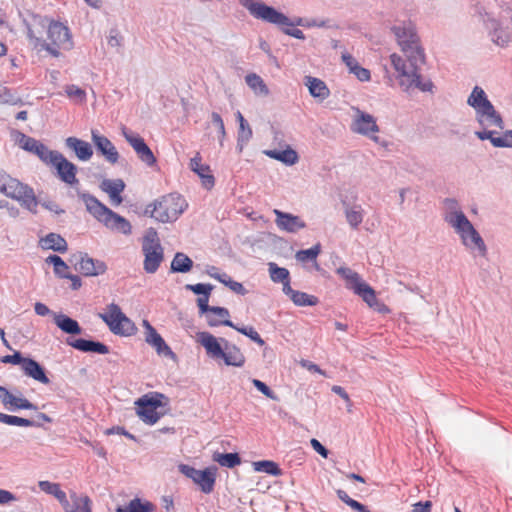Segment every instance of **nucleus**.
I'll return each instance as SVG.
<instances>
[{"instance_id":"1","label":"nucleus","mask_w":512,"mask_h":512,"mask_svg":"<svg viewBox=\"0 0 512 512\" xmlns=\"http://www.w3.org/2000/svg\"><path fill=\"white\" fill-rule=\"evenodd\" d=\"M467 104L474 109L475 120L482 128V130L475 131L478 139L489 140L497 148H512V130H507L501 136H496L497 131L490 129L492 127L503 129L504 121L482 87L475 86L472 89Z\"/></svg>"},{"instance_id":"2","label":"nucleus","mask_w":512,"mask_h":512,"mask_svg":"<svg viewBox=\"0 0 512 512\" xmlns=\"http://www.w3.org/2000/svg\"><path fill=\"white\" fill-rule=\"evenodd\" d=\"M0 192L7 197L16 200L21 207L27 209L33 214H37L38 205H41L43 208L56 215L65 213V210L56 202L52 200L38 199L31 186L20 182L18 179L11 177L4 172H0Z\"/></svg>"},{"instance_id":"3","label":"nucleus","mask_w":512,"mask_h":512,"mask_svg":"<svg viewBox=\"0 0 512 512\" xmlns=\"http://www.w3.org/2000/svg\"><path fill=\"white\" fill-rule=\"evenodd\" d=\"M198 341L204 347L207 355L214 359H222L227 366L242 367L245 356L240 348L225 338H216L209 332L198 333Z\"/></svg>"},{"instance_id":"4","label":"nucleus","mask_w":512,"mask_h":512,"mask_svg":"<svg viewBox=\"0 0 512 512\" xmlns=\"http://www.w3.org/2000/svg\"><path fill=\"white\" fill-rule=\"evenodd\" d=\"M77 196L85 204L86 210L106 228L124 235H130L132 233V226L130 222L123 216L108 208L95 196L82 191H77Z\"/></svg>"},{"instance_id":"5","label":"nucleus","mask_w":512,"mask_h":512,"mask_svg":"<svg viewBox=\"0 0 512 512\" xmlns=\"http://www.w3.org/2000/svg\"><path fill=\"white\" fill-rule=\"evenodd\" d=\"M33 22L34 25L39 26L40 29H47L49 42L44 41L42 48L51 56L59 57L61 49L69 51L73 48L74 43L71 32L63 23L41 15H33Z\"/></svg>"},{"instance_id":"6","label":"nucleus","mask_w":512,"mask_h":512,"mask_svg":"<svg viewBox=\"0 0 512 512\" xmlns=\"http://www.w3.org/2000/svg\"><path fill=\"white\" fill-rule=\"evenodd\" d=\"M391 31L406 55L408 63H413V65L425 63L424 49L420 45V39L414 25L411 23L394 25L391 27Z\"/></svg>"},{"instance_id":"7","label":"nucleus","mask_w":512,"mask_h":512,"mask_svg":"<svg viewBox=\"0 0 512 512\" xmlns=\"http://www.w3.org/2000/svg\"><path fill=\"white\" fill-rule=\"evenodd\" d=\"M391 64L398 73L400 79V86L404 91H408L410 88L415 87L422 92L433 93L435 88L434 83L430 80H423L419 73L420 65H413V63H407L401 56L392 54L390 56Z\"/></svg>"},{"instance_id":"8","label":"nucleus","mask_w":512,"mask_h":512,"mask_svg":"<svg viewBox=\"0 0 512 512\" xmlns=\"http://www.w3.org/2000/svg\"><path fill=\"white\" fill-rule=\"evenodd\" d=\"M187 206L186 200L180 194L171 193L153 203L151 216L162 223L174 222Z\"/></svg>"},{"instance_id":"9","label":"nucleus","mask_w":512,"mask_h":512,"mask_svg":"<svg viewBox=\"0 0 512 512\" xmlns=\"http://www.w3.org/2000/svg\"><path fill=\"white\" fill-rule=\"evenodd\" d=\"M108 325L110 331L115 335L131 336L137 328L135 324L121 311L120 307L111 303L108 305V312L99 315Z\"/></svg>"},{"instance_id":"10","label":"nucleus","mask_w":512,"mask_h":512,"mask_svg":"<svg viewBox=\"0 0 512 512\" xmlns=\"http://www.w3.org/2000/svg\"><path fill=\"white\" fill-rule=\"evenodd\" d=\"M178 468L184 476L197 484L203 493L210 494L213 492L218 471L216 466H210L203 470H198L193 466L180 464Z\"/></svg>"},{"instance_id":"11","label":"nucleus","mask_w":512,"mask_h":512,"mask_svg":"<svg viewBox=\"0 0 512 512\" xmlns=\"http://www.w3.org/2000/svg\"><path fill=\"white\" fill-rule=\"evenodd\" d=\"M240 5L248 10L251 16L268 23H287L288 17L259 0H238Z\"/></svg>"},{"instance_id":"12","label":"nucleus","mask_w":512,"mask_h":512,"mask_svg":"<svg viewBox=\"0 0 512 512\" xmlns=\"http://www.w3.org/2000/svg\"><path fill=\"white\" fill-rule=\"evenodd\" d=\"M16 141L23 150L35 154L45 164H49L50 159H53V157L58 152L50 150L45 144H43L39 140L27 136L22 132H17Z\"/></svg>"},{"instance_id":"13","label":"nucleus","mask_w":512,"mask_h":512,"mask_svg":"<svg viewBox=\"0 0 512 512\" xmlns=\"http://www.w3.org/2000/svg\"><path fill=\"white\" fill-rule=\"evenodd\" d=\"M122 136L132 146L138 158L151 167L156 164L157 160L150 147L146 144L145 140L137 133L129 130L126 127L122 128Z\"/></svg>"},{"instance_id":"14","label":"nucleus","mask_w":512,"mask_h":512,"mask_svg":"<svg viewBox=\"0 0 512 512\" xmlns=\"http://www.w3.org/2000/svg\"><path fill=\"white\" fill-rule=\"evenodd\" d=\"M482 21L488 30L491 41L499 47H507L511 41V36L507 29L503 27L502 22L487 12L483 14Z\"/></svg>"},{"instance_id":"15","label":"nucleus","mask_w":512,"mask_h":512,"mask_svg":"<svg viewBox=\"0 0 512 512\" xmlns=\"http://www.w3.org/2000/svg\"><path fill=\"white\" fill-rule=\"evenodd\" d=\"M49 164L55 167L57 175L62 182L71 186L79 183L76 177L78 171L77 166L67 160L60 152H57L53 159H50Z\"/></svg>"},{"instance_id":"16","label":"nucleus","mask_w":512,"mask_h":512,"mask_svg":"<svg viewBox=\"0 0 512 512\" xmlns=\"http://www.w3.org/2000/svg\"><path fill=\"white\" fill-rule=\"evenodd\" d=\"M79 261L76 262V269L82 273L84 276H98L104 274L107 270V265L105 262L94 259L90 257L88 254H80Z\"/></svg>"},{"instance_id":"17","label":"nucleus","mask_w":512,"mask_h":512,"mask_svg":"<svg viewBox=\"0 0 512 512\" xmlns=\"http://www.w3.org/2000/svg\"><path fill=\"white\" fill-rule=\"evenodd\" d=\"M91 138L96 150L105 157V159L115 164L119 159V153L114 144L104 135H100L96 130L91 131Z\"/></svg>"},{"instance_id":"18","label":"nucleus","mask_w":512,"mask_h":512,"mask_svg":"<svg viewBox=\"0 0 512 512\" xmlns=\"http://www.w3.org/2000/svg\"><path fill=\"white\" fill-rule=\"evenodd\" d=\"M273 213L276 216L275 223L282 231L296 233L306 227V223L297 215L283 212L279 209H274Z\"/></svg>"},{"instance_id":"19","label":"nucleus","mask_w":512,"mask_h":512,"mask_svg":"<svg viewBox=\"0 0 512 512\" xmlns=\"http://www.w3.org/2000/svg\"><path fill=\"white\" fill-rule=\"evenodd\" d=\"M0 400L3 403V405L9 410V411H17L21 409L25 410H34L36 411L38 409L37 405L30 402L27 398L24 397H17L9 390L3 386H0Z\"/></svg>"},{"instance_id":"20","label":"nucleus","mask_w":512,"mask_h":512,"mask_svg":"<svg viewBox=\"0 0 512 512\" xmlns=\"http://www.w3.org/2000/svg\"><path fill=\"white\" fill-rule=\"evenodd\" d=\"M144 255L143 269L148 274H154L158 271L161 263L164 261L163 247H141Z\"/></svg>"},{"instance_id":"21","label":"nucleus","mask_w":512,"mask_h":512,"mask_svg":"<svg viewBox=\"0 0 512 512\" xmlns=\"http://www.w3.org/2000/svg\"><path fill=\"white\" fill-rule=\"evenodd\" d=\"M67 344L71 347H73L76 350H79L81 352L85 353H96V354H108L109 353V347L99 341L95 340H88V339H67Z\"/></svg>"},{"instance_id":"22","label":"nucleus","mask_w":512,"mask_h":512,"mask_svg":"<svg viewBox=\"0 0 512 512\" xmlns=\"http://www.w3.org/2000/svg\"><path fill=\"white\" fill-rule=\"evenodd\" d=\"M358 117L354 119L352 124V131L370 136V133H376L379 131V127L376 123L375 118L368 113L362 112L359 109L357 110Z\"/></svg>"},{"instance_id":"23","label":"nucleus","mask_w":512,"mask_h":512,"mask_svg":"<svg viewBox=\"0 0 512 512\" xmlns=\"http://www.w3.org/2000/svg\"><path fill=\"white\" fill-rule=\"evenodd\" d=\"M65 146L72 150L81 161H88L93 155L92 146L88 142L77 137L71 136L66 138Z\"/></svg>"},{"instance_id":"24","label":"nucleus","mask_w":512,"mask_h":512,"mask_svg":"<svg viewBox=\"0 0 512 512\" xmlns=\"http://www.w3.org/2000/svg\"><path fill=\"white\" fill-rule=\"evenodd\" d=\"M100 188L109 195L112 204L120 205L122 203L123 198L121 193L125 189V183L122 179H104L100 183Z\"/></svg>"},{"instance_id":"25","label":"nucleus","mask_w":512,"mask_h":512,"mask_svg":"<svg viewBox=\"0 0 512 512\" xmlns=\"http://www.w3.org/2000/svg\"><path fill=\"white\" fill-rule=\"evenodd\" d=\"M190 168L202 181V185L210 190L215 185V178L211 174L210 167L201 163L200 157H194L190 160Z\"/></svg>"},{"instance_id":"26","label":"nucleus","mask_w":512,"mask_h":512,"mask_svg":"<svg viewBox=\"0 0 512 512\" xmlns=\"http://www.w3.org/2000/svg\"><path fill=\"white\" fill-rule=\"evenodd\" d=\"M471 229L472 231L470 229L465 228L464 231L458 233L462 240V243L470 249L476 247L479 250L480 254L484 256L487 251L486 245L482 237L480 236V234L477 232L473 225Z\"/></svg>"},{"instance_id":"27","label":"nucleus","mask_w":512,"mask_h":512,"mask_svg":"<svg viewBox=\"0 0 512 512\" xmlns=\"http://www.w3.org/2000/svg\"><path fill=\"white\" fill-rule=\"evenodd\" d=\"M22 370L26 376L31 377L42 384H48L50 382L44 367L32 358L26 359Z\"/></svg>"},{"instance_id":"28","label":"nucleus","mask_w":512,"mask_h":512,"mask_svg":"<svg viewBox=\"0 0 512 512\" xmlns=\"http://www.w3.org/2000/svg\"><path fill=\"white\" fill-rule=\"evenodd\" d=\"M53 319L56 326L66 334L80 335L82 333L79 323L63 313H53Z\"/></svg>"},{"instance_id":"29","label":"nucleus","mask_w":512,"mask_h":512,"mask_svg":"<svg viewBox=\"0 0 512 512\" xmlns=\"http://www.w3.org/2000/svg\"><path fill=\"white\" fill-rule=\"evenodd\" d=\"M346 220L352 229H358L364 219V209L360 204H349L342 202Z\"/></svg>"},{"instance_id":"30","label":"nucleus","mask_w":512,"mask_h":512,"mask_svg":"<svg viewBox=\"0 0 512 512\" xmlns=\"http://www.w3.org/2000/svg\"><path fill=\"white\" fill-rule=\"evenodd\" d=\"M145 341L147 344L152 346L159 356H163L169 359H175L176 354L172 351V349L167 345L162 336L156 331L151 332L150 336H145Z\"/></svg>"},{"instance_id":"31","label":"nucleus","mask_w":512,"mask_h":512,"mask_svg":"<svg viewBox=\"0 0 512 512\" xmlns=\"http://www.w3.org/2000/svg\"><path fill=\"white\" fill-rule=\"evenodd\" d=\"M40 245L43 249L53 250L59 253H65L68 250L67 241L57 233H49L40 239Z\"/></svg>"},{"instance_id":"32","label":"nucleus","mask_w":512,"mask_h":512,"mask_svg":"<svg viewBox=\"0 0 512 512\" xmlns=\"http://www.w3.org/2000/svg\"><path fill=\"white\" fill-rule=\"evenodd\" d=\"M445 221L455 229L456 233H461L465 228L472 231V223L462 211L447 212Z\"/></svg>"},{"instance_id":"33","label":"nucleus","mask_w":512,"mask_h":512,"mask_svg":"<svg viewBox=\"0 0 512 512\" xmlns=\"http://www.w3.org/2000/svg\"><path fill=\"white\" fill-rule=\"evenodd\" d=\"M136 405V413L139 418L148 425L155 424L160 419V414L157 412V409L152 408L150 406H146L144 400L140 398L135 402Z\"/></svg>"},{"instance_id":"34","label":"nucleus","mask_w":512,"mask_h":512,"mask_svg":"<svg viewBox=\"0 0 512 512\" xmlns=\"http://www.w3.org/2000/svg\"><path fill=\"white\" fill-rule=\"evenodd\" d=\"M306 85L309 89L310 95L314 98L325 100L330 95V91L327 85L321 79L312 76H307Z\"/></svg>"},{"instance_id":"35","label":"nucleus","mask_w":512,"mask_h":512,"mask_svg":"<svg viewBox=\"0 0 512 512\" xmlns=\"http://www.w3.org/2000/svg\"><path fill=\"white\" fill-rule=\"evenodd\" d=\"M88 496H79L76 493L70 495V501L64 508L65 512H91Z\"/></svg>"},{"instance_id":"36","label":"nucleus","mask_w":512,"mask_h":512,"mask_svg":"<svg viewBox=\"0 0 512 512\" xmlns=\"http://www.w3.org/2000/svg\"><path fill=\"white\" fill-rule=\"evenodd\" d=\"M264 153L275 160H278L286 165H294L298 162L299 157L295 150L287 148L285 150H266Z\"/></svg>"},{"instance_id":"37","label":"nucleus","mask_w":512,"mask_h":512,"mask_svg":"<svg viewBox=\"0 0 512 512\" xmlns=\"http://www.w3.org/2000/svg\"><path fill=\"white\" fill-rule=\"evenodd\" d=\"M193 267V261L183 252H177L171 262L172 273H187Z\"/></svg>"},{"instance_id":"38","label":"nucleus","mask_w":512,"mask_h":512,"mask_svg":"<svg viewBox=\"0 0 512 512\" xmlns=\"http://www.w3.org/2000/svg\"><path fill=\"white\" fill-rule=\"evenodd\" d=\"M0 422L10 426L42 427V423H39L35 420L22 418L15 415H8L2 412H0Z\"/></svg>"},{"instance_id":"39","label":"nucleus","mask_w":512,"mask_h":512,"mask_svg":"<svg viewBox=\"0 0 512 512\" xmlns=\"http://www.w3.org/2000/svg\"><path fill=\"white\" fill-rule=\"evenodd\" d=\"M155 506L149 501L142 502L139 498L132 499L128 505L119 506L117 512H152Z\"/></svg>"},{"instance_id":"40","label":"nucleus","mask_w":512,"mask_h":512,"mask_svg":"<svg viewBox=\"0 0 512 512\" xmlns=\"http://www.w3.org/2000/svg\"><path fill=\"white\" fill-rule=\"evenodd\" d=\"M337 274L346 280V287L353 292L358 284H363L360 275L348 267H340L337 269Z\"/></svg>"},{"instance_id":"41","label":"nucleus","mask_w":512,"mask_h":512,"mask_svg":"<svg viewBox=\"0 0 512 512\" xmlns=\"http://www.w3.org/2000/svg\"><path fill=\"white\" fill-rule=\"evenodd\" d=\"M213 461L219 463L223 467L234 468L241 463V457L238 453H220L213 454Z\"/></svg>"},{"instance_id":"42","label":"nucleus","mask_w":512,"mask_h":512,"mask_svg":"<svg viewBox=\"0 0 512 512\" xmlns=\"http://www.w3.org/2000/svg\"><path fill=\"white\" fill-rule=\"evenodd\" d=\"M354 293L362 298V300L371 308L378 300L375 290L367 283L358 284Z\"/></svg>"},{"instance_id":"43","label":"nucleus","mask_w":512,"mask_h":512,"mask_svg":"<svg viewBox=\"0 0 512 512\" xmlns=\"http://www.w3.org/2000/svg\"><path fill=\"white\" fill-rule=\"evenodd\" d=\"M254 470L257 472H264L272 476L282 475V470L277 463L270 460H261L253 462Z\"/></svg>"},{"instance_id":"44","label":"nucleus","mask_w":512,"mask_h":512,"mask_svg":"<svg viewBox=\"0 0 512 512\" xmlns=\"http://www.w3.org/2000/svg\"><path fill=\"white\" fill-rule=\"evenodd\" d=\"M46 262L54 266V273L58 278L66 279L70 274L67 272L69 269L68 265L60 256L56 254L50 255L46 258Z\"/></svg>"},{"instance_id":"45","label":"nucleus","mask_w":512,"mask_h":512,"mask_svg":"<svg viewBox=\"0 0 512 512\" xmlns=\"http://www.w3.org/2000/svg\"><path fill=\"white\" fill-rule=\"evenodd\" d=\"M268 271L271 280L274 283H282L290 278L289 270L283 267H279L276 263H268Z\"/></svg>"},{"instance_id":"46","label":"nucleus","mask_w":512,"mask_h":512,"mask_svg":"<svg viewBox=\"0 0 512 512\" xmlns=\"http://www.w3.org/2000/svg\"><path fill=\"white\" fill-rule=\"evenodd\" d=\"M253 132L248 122H243L239 124V130L237 134V149L239 152H242L244 146L250 141L252 138Z\"/></svg>"},{"instance_id":"47","label":"nucleus","mask_w":512,"mask_h":512,"mask_svg":"<svg viewBox=\"0 0 512 512\" xmlns=\"http://www.w3.org/2000/svg\"><path fill=\"white\" fill-rule=\"evenodd\" d=\"M245 81H246L247 85L252 90H254L256 93L261 94V95L268 94V92H269L268 88H267L266 84L264 83L263 79L259 75L255 74V73L248 74L245 77Z\"/></svg>"},{"instance_id":"48","label":"nucleus","mask_w":512,"mask_h":512,"mask_svg":"<svg viewBox=\"0 0 512 512\" xmlns=\"http://www.w3.org/2000/svg\"><path fill=\"white\" fill-rule=\"evenodd\" d=\"M291 301L297 306H315L319 302L317 297L297 290L293 294Z\"/></svg>"},{"instance_id":"49","label":"nucleus","mask_w":512,"mask_h":512,"mask_svg":"<svg viewBox=\"0 0 512 512\" xmlns=\"http://www.w3.org/2000/svg\"><path fill=\"white\" fill-rule=\"evenodd\" d=\"M277 26H302V27H324L325 22H318L317 20H307L302 17H296L291 20L288 17L287 23H274Z\"/></svg>"},{"instance_id":"50","label":"nucleus","mask_w":512,"mask_h":512,"mask_svg":"<svg viewBox=\"0 0 512 512\" xmlns=\"http://www.w3.org/2000/svg\"><path fill=\"white\" fill-rule=\"evenodd\" d=\"M320 251V244H316L309 249L298 251L295 257L300 262L315 261Z\"/></svg>"},{"instance_id":"51","label":"nucleus","mask_w":512,"mask_h":512,"mask_svg":"<svg viewBox=\"0 0 512 512\" xmlns=\"http://www.w3.org/2000/svg\"><path fill=\"white\" fill-rule=\"evenodd\" d=\"M141 247H163L161 245L157 231L154 228H149L143 239Z\"/></svg>"},{"instance_id":"52","label":"nucleus","mask_w":512,"mask_h":512,"mask_svg":"<svg viewBox=\"0 0 512 512\" xmlns=\"http://www.w3.org/2000/svg\"><path fill=\"white\" fill-rule=\"evenodd\" d=\"M232 328L237 330L241 334L249 337L253 342L258 344L259 346H263L265 344L264 340L261 338L259 333L252 326L239 327L235 325V327Z\"/></svg>"},{"instance_id":"53","label":"nucleus","mask_w":512,"mask_h":512,"mask_svg":"<svg viewBox=\"0 0 512 512\" xmlns=\"http://www.w3.org/2000/svg\"><path fill=\"white\" fill-rule=\"evenodd\" d=\"M21 102V99L17 97L11 89L4 86H0V103L17 105Z\"/></svg>"},{"instance_id":"54","label":"nucleus","mask_w":512,"mask_h":512,"mask_svg":"<svg viewBox=\"0 0 512 512\" xmlns=\"http://www.w3.org/2000/svg\"><path fill=\"white\" fill-rule=\"evenodd\" d=\"M213 288H214L213 285L206 284V283L185 285L186 290L192 291L196 295H199V297L204 296V295H211Z\"/></svg>"},{"instance_id":"55","label":"nucleus","mask_w":512,"mask_h":512,"mask_svg":"<svg viewBox=\"0 0 512 512\" xmlns=\"http://www.w3.org/2000/svg\"><path fill=\"white\" fill-rule=\"evenodd\" d=\"M36 28H40V27L37 25H34V22L32 21V25L27 26V36L32 42H34V45L36 47L37 46L42 47V43L45 41L40 36L42 34L43 29L40 30V29H36Z\"/></svg>"},{"instance_id":"56","label":"nucleus","mask_w":512,"mask_h":512,"mask_svg":"<svg viewBox=\"0 0 512 512\" xmlns=\"http://www.w3.org/2000/svg\"><path fill=\"white\" fill-rule=\"evenodd\" d=\"M211 121L218 129V132L220 134L219 143H220V146H223V141H224V138L226 135L224 121H223L221 115L217 112H212Z\"/></svg>"},{"instance_id":"57","label":"nucleus","mask_w":512,"mask_h":512,"mask_svg":"<svg viewBox=\"0 0 512 512\" xmlns=\"http://www.w3.org/2000/svg\"><path fill=\"white\" fill-rule=\"evenodd\" d=\"M253 386L260 391L262 394H264L266 397L277 401L278 396L261 380L259 379H253L252 380Z\"/></svg>"},{"instance_id":"58","label":"nucleus","mask_w":512,"mask_h":512,"mask_svg":"<svg viewBox=\"0 0 512 512\" xmlns=\"http://www.w3.org/2000/svg\"><path fill=\"white\" fill-rule=\"evenodd\" d=\"M27 358L23 357L19 351H15L12 355H5L1 358V362L5 364L24 365Z\"/></svg>"},{"instance_id":"59","label":"nucleus","mask_w":512,"mask_h":512,"mask_svg":"<svg viewBox=\"0 0 512 512\" xmlns=\"http://www.w3.org/2000/svg\"><path fill=\"white\" fill-rule=\"evenodd\" d=\"M66 93L69 97L76 98L80 102L84 101L86 98L85 91L76 85H68L66 87Z\"/></svg>"},{"instance_id":"60","label":"nucleus","mask_w":512,"mask_h":512,"mask_svg":"<svg viewBox=\"0 0 512 512\" xmlns=\"http://www.w3.org/2000/svg\"><path fill=\"white\" fill-rule=\"evenodd\" d=\"M162 398H165L163 394L156 393L155 396L149 397L148 395H144L140 399L144 400L146 406L157 409L162 406Z\"/></svg>"},{"instance_id":"61","label":"nucleus","mask_w":512,"mask_h":512,"mask_svg":"<svg viewBox=\"0 0 512 512\" xmlns=\"http://www.w3.org/2000/svg\"><path fill=\"white\" fill-rule=\"evenodd\" d=\"M38 486L43 492L53 496L56 494L57 490L60 487L58 483H52L47 480L39 481Z\"/></svg>"},{"instance_id":"62","label":"nucleus","mask_w":512,"mask_h":512,"mask_svg":"<svg viewBox=\"0 0 512 512\" xmlns=\"http://www.w3.org/2000/svg\"><path fill=\"white\" fill-rule=\"evenodd\" d=\"M210 295H204L197 299V305L201 314L209 313L212 311L213 306H209Z\"/></svg>"},{"instance_id":"63","label":"nucleus","mask_w":512,"mask_h":512,"mask_svg":"<svg viewBox=\"0 0 512 512\" xmlns=\"http://www.w3.org/2000/svg\"><path fill=\"white\" fill-rule=\"evenodd\" d=\"M280 27H281L283 33L286 35H289L291 37H294V38L300 39V40L305 39L304 33L298 28H293V26H280Z\"/></svg>"},{"instance_id":"64","label":"nucleus","mask_w":512,"mask_h":512,"mask_svg":"<svg viewBox=\"0 0 512 512\" xmlns=\"http://www.w3.org/2000/svg\"><path fill=\"white\" fill-rule=\"evenodd\" d=\"M352 73L362 82L369 81L371 78L370 71L360 65L354 67V71Z\"/></svg>"}]
</instances>
